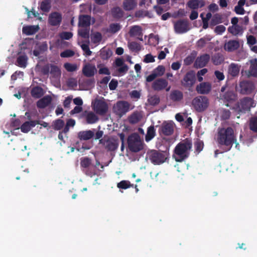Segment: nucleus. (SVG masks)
<instances>
[{"instance_id":"nucleus-1","label":"nucleus","mask_w":257,"mask_h":257,"mask_svg":"<svg viewBox=\"0 0 257 257\" xmlns=\"http://www.w3.org/2000/svg\"><path fill=\"white\" fill-rule=\"evenodd\" d=\"M215 138L218 147L223 150V152L229 151L236 142L234 130L231 127H218Z\"/></svg>"},{"instance_id":"nucleus-2","label":"nucleus","mask_w":257,"mask_h":257,"mask_svg":"<svg viewBox=\"0 0 257 257\" xmlns=\"http://www.w3.org/2000/svg\"><path fill=\"white\" fill-rule=\"evenodd\" d=\"M192 147V142L187 138L179 143L175 147L173 157L176 162H182L187 159L190 155Z\"/></svg>"},{"instance_id":"nucleus-3","label":"nucleus","mask_w":257,"mask_h":257,"mask_svg":"<svg viewBox=\"0 0 257 257\" xmlns=\"http://www.w3.org/2000/svg\"><path fill=\"white\" fill-rule=\"evenodd\" d=\"M129 150L134 153H137L144 149V143L140 136L137 133L130 135L127 140Z\"/></svg>"},{"instance_id":"nucleus-4","label":"nucleus","mask_w":257,"mask_h":257,"mask_svg":"<svg viewBox=\"0 0 257 257\" xmlns=\"http://www.w3.org/2000/svg\"><path fill=\"white\" fill-rule=\"evenodd\" d=\"M254 106L253 99L249 97H244L235 104L234 109L238 113H245L249 111L251 107Z\"/></svg>"},{"instance_id":"nucleus-5","label":"nucleus","mask_w":257,"mask_h":257,"mask_svg":"<svg viewBox=\"0 0 257 257\" xmlns=\"http://www.w3.org/2000/svg\"><path fill=\"white\" fill-rule=\"evenodd\" d=\"M146 158L154 165H160L165 162L166 159L163 153L155 150L148 151Z\"/></svg>"},{"instance_id":"nucleus-6","label":"nucleus","mask_w":257,"mask_h":257,"mask_svg":"<svg viewBox=\"0 0 257 257\" xmlns=\"http://www.w3.org/2000/svg\"><path fill=\"white\" fill-rule=\"evenodd\" d=\"M130 103L124 100H119L114 104L113 112L119 117H122L129 111L130 109Z\"/></svg>"},{"instance_id":"nucleus-7","label":"nucleus","mask_w":257,"mask_h":257,"mask_svg":"<svg viewBox=\"0 0 257 257\" xmlns=\"http://www.w3.org/2000/svg\"><path fill=\"white\" fill-rule=\"evenodd\" d=\"M192 104L197 111L202 112L208 107L209 101L206 96H198L192 100Z\"/></svg>"},{"instance_id":"nucleus-8","label":"nucleus","mask_w":257,"mask_h":257,"mask_svg":"<svg viewBox=\"0 0 257 257\" xmlns=\"http://www.w3.org/2000/svg\"><path fill=\"white\" fill-rule=\"evenodd\" d=\"M99 144H101L107 151L112 152L115 151L118 147V139L112 137H104L99 140Z\"/></svg>"},{"instance_id":"nucleus-9","label":"nucleus","mask_w":257,"mask_h":257,"mask_svg":"<svg viewBox=\"0 0 257 257\" xmlns=\"http://www.w3.org/2000/svg\"><path fill=\"white\" fill-rule=\"evenodd\" d=\"M175 123L172 121H165L159 126L158 133L160 136H170L174 132Z\"/></svg>"},{"instance_id":"nucleus-10","label":"nucleus","mask_w":257,"mask_h":257,"mask_svg":"<svg viewBox=\"0 0 257 257\" xmlns=\"http://www.w3.org/2000/svg\"><path fill=\"white\" fill-rule=\"evenodd\" d=\"M174 29L177 34H183L187 32L189 30V22L187 19H180L173 22Z\"/></svg>"},{"instance_id":"nucleus-11","label":"nucleus","mask_w":257,"mask_h":257,"mask_svg":"<svg viewBox=\"0 0 257 257\" xmlns=\"http://www.w3.org/2000/svg\"><path fill=\"white\" fill-rule=\"evenodd\" d=\"M255 89L254 84L249 80L240 81L239 84L238 91L242 95L251 94Z\"/></svg>"},{"instance_id":"nucleus-12","label":"nucleus","mask_w":257,"mask_h":257,"mask_svg":"<svg viewBox=\"0 0 257 257\" xmlns=\"http://www.w3.org/2000/svg\"><path fill=\"white\" fill-rule=\"evenodd\" d=\"M93 109L97 114L103 115L107 112L108 107L107 103L104 100L97 99L94 104Z\"/></svg>"},{"instance_id":"nucleus-13","label":"nucleus","mask_w":257,"mask_h":257,"mask_svg":"<svg viewBox=\"0 0 257 257\" xmlns=\"http://www.w3.org/2000/svg\"><path fill=\"white\" fill-rule=\"evenodd\" d=\"M196 81L195 73L193 71L188 72L184 76L182 84L185 87H191Z\"/></svg>"},{"instance_id":"nucleus-14","label":"nucleus","mask_w":257,"mask_h":257,"mask_svg":"<svg viewBox=\"0 0 257 257\" xmlns=\"http://www.w3.org/2000/svg\"><path fill=\"white\" fill-rule=\"evenodd\" d=\"M210 56L208 54H204L197 57L194 63V67L201 68L205 66L210 60Z\"/></svg>"},{"instance_id":"nucleus-15","label":"nucleus","mask_w":257,"mask_h":257,"mask_svg":"<svg viewBox=\"0 0 257 257\" xmlns=\"http://www.w3.org/2000/svg\"><path fill=\"white\" fill-rule=\"evenodd\" d=\"M62 19V15L60 13L56 12H53L49 16L48 22L52 26H57L60 25Z\"/></svg>"},{"instance_id":"nucleus-16","label":"nucleus","mask_w":257,"mask_h":257,"mask_svg":"<svg viewBox=\"0 0 257 257\" xmlns=\"http://www.w3.org/2000/svg\"><path fill=\"white\" fill-rule=\"evenodd\" d=\"M168 81L163 78L156 79L152 84V88L155 91H160L168 86Z\"/></svg>"},{"instance_id":"nucleus-17","label":"nucleus","mask_w":257,"mask_h":257,"mask_svg":"<svg viewBox=\"0 0 257 257\" xmlns=\"http://www.w3.org/2000/svg\"><path fill=\"white\" fill-rule=\"evenodd\" d=\"M211 89V85L209 82H202L196 87V91L198 93L206 94L209 93Z\"/></svg>"},{"instance_id":"nucleus-18","label":"nucleus","mask_w":257,"mask_h":257,"mask_svg":"<svg viewBox=\"0 0 257 257\" xmlns=\"http://www.w3.org/2000/svg\"><path fill=\"white\" fill-rule=\"evenodd\" d=\"M38 123H40V121L37 120L27 121L22 124L21 130L24 133H27Z\"/></svg>"},{"instance_id":"nucleus-19","label":"nucleus","mask_w":257,"mask_h":257,"mask_svg":"<svg viewBox=\"0 0 257 257\" xmlns=\"http://www.w3.org/2000/svg\"><path fill=\"white\" fill-rule=\"evenodd\" d=\"M96 69L94 66L90 64H85L82 68V73L87 77L93 76L96 72Z\"/></svg>"},{"instance_id":"nucleus-20","label":"nucleus","mask_w":257,"mask_h":257,"mask_svg":"<svg viewBox=\"0 0 257 257\" xmlns=\"http://www.w3.org/2000/svg\"><path fill=\"white\" fill-rule=\"evenodd\" d=\"M91 17L87 15H80L79 17L78 26L86 28L90 25Z\"/></svg>"},{"instance_id":"nucleus-21","label":"nucleus","mask_w":257,"mask_h":257,"mask_svg":"<svg viewBox=\"0 0 257 257\" xmlns=\"http://www.w3.org/2000/svg\"><path fill=\"white\" fill-rule=\"evenodd\" d=\"M205 5V0H190L187 3V6L192 10H196L202 8Z\"/></svg>"},{"instance_id":"nucleus-22","label":"nucleus","mask_w":257,"mask_h":257,"mask_svg":"<svg viewBox=\"0 0 257 257\" xmlns=\"http://www.w3.org/2000/svg\"><path fill=\"white\" fill-rule=\"evenodd\" d=\"M52 100L51 96H45L37 102V106L39 108H45L51 103Z\"/></svg>"},{"instance_id":"nucleus-23","label":"nucleus","mask_w":257,"mask_h":257,"mask_svg":"<svg viewBox=\"0 0 257 257\" xmlns=\"http://www.w3.org/2000/svg\"><path fill=\"white\" fill-rule=\"evenodd\" d=\"M250 66L248 71V75L257 77V58H253L249 60Z\"/></svg>"},{"instance_id":"nucleus-24","label":"nucleus","mask_w":257,"mask_h":257,"mask_svg":"<svg viewBox=\"0 0 257 257\" xmlns=\"http://www.w3.org/2000/svg\"><path fill=\"white\" fill-rule=\"evenodd\" d=\"M94 136V132L91 130L80 131L78 133V138L81 141L90 140Z\"/></svg>"},{"instance_id":"nucleus-25","label":"nucleus","mask_w":257,"mask_h":257,"mask_svg":"<svg viewBox=\"0 0 257 257\" xmlns=\"http://www.w3.org/2000/svg\"><path fill=\"white\" fill-rule=\"evenodd\" d=\"M169 97L173 102H179L183 98V93L180 90H173L170 92Z\"/></svg>"},{"instance_id":"nucleus-26","label":"nucleus","mask_w":257,"mask_h":257,"mask_svg":"<svg viewBox=\"0 0 257 257\" xmlns=\"http://www.w3.org/2000/svg\"><path fill=\"white\" fill-rule=\"evenodd\" d=\"M130 35L131 36H138L140 37L141 38H138V39L141 40L143 41V33H142V29L141 27L135 25L134 26H132L129 32Z\"/></svg>"},{"instance_id":"nucleus-27","label":"nucleus","mask_w":257,"mask_h":257,"mask_svg":"<svg viewBox=\"0 0 257 257\" xmlns=\"http://www.w3.org/2000/svg\"><path fill=\"white\" fill-rule=\"evenodd\" d=\"M222 98L226 102L232 103L236 99L237 94L233 90H228L224 93Z\"/></svg>"},{"instance_id":"nucleus-28","label":"nucleus","mask_w":257,"mask_h":257,"mask_svg":"<svg viewBox=\"0 0 257 257\" xmlns=\"http://www.w3.org/2000/svg\"><path fill=\"white\" fill-rule=\"evenodd\" d=\"M225 49L228 52L237 50L239 47V43L236 40H229L225 45Z\"/></svg>"},{"instance_id":"nucleus-29","label":"nucleus","mask_w":257,"mask_h":257,"mask_svg":"<svg viewBox=\"0 0 257 257\" xmlns=\"http://www.w3.org/2000/svg\"><path fill=\"white\" fill-rule=\"evenodd\" d=\"M39 30V26H28L23 27L22 32L27 35H32L35 34Z\"/></svg>"},{"instance_id":"nucleus-30","label":"nucleus","mask_w":257,"mask_h":257,"mask_svg":"<svg viewBox=\"0 0 257 257\" xmlns=\"http://www.w3.org/2000/svg\"><path fill=\"white\" fill-rule=\"evenodd\" d=\"M137 6V2L135 0H124L123 8L125 11H131Z\"/></svg>"},{"instance_id":"nucleus-31","label":"nucleus","mask_w":257,"mask_h":257,"mask_svg":"<svg viewBox=\"0 0 257 257\" xmlns=\"http://www.w3.org/2000/svg\"><path fill=\"white\" fill-rule=\"evenodd\" d=\"M32 96L35 98H41L44 95V91L42 88L39 86H36L31 90Z\"/></svg>"},{"instance_id":"nucleus-32","label":"nucleus","mask_w":257,"mask_h":257,"mask_svg":"<svg viewBox=\"0 0 257 257\" xmlns=\"http://www.w3.org/2000/svg\"><path fill=\"white\" fill-rule=\"evenodd\" d=\"M85 118L86 122L88 124L94 123L98 120L97 116L92 111L88 112L86 114Z\"/></svg>"},{"instance_id":"nucleus-33","label":"nucleus","mask_w":257,"mask_h":257,"mask_svg":"<svg viewBox=\"0 0 257 257\" xmlns=\"http://www.w3.org/2000/svg\"><path fill=\"white\" fill-rule=\"evenodd\" d=\"M239 72V67L237 64L231 63L228 67V73L233 77L236 76Z\"/></svg>"},{"instance_id":"nucleus-34","label":"nucleus","mask_w":257,"mask_h":257,"mask_svg":"<svg viewBox=\"0 0 257 257\" xmlns=\"http://www.w3.org/2000/svg\"><path fill=\"white\" fill-rule=\"evenodd\" d=\"M156 135V132L153 125L149 126L147 129V134L145 136V140L147 142L152 140Z\"/></svg>"},{"instance_id":"nucleus-35","label":"nucleus","mask_w":257,"mask_h":257,"mask_svg":"<svg viewBox=\"0 0 257 257\" xmlns=\"http://www.w3.org/2000/svg\"><path fill=\"white\" fill-rule=\"evenodd\" d=\"M28 57L26 55L19 56L17 59V65L20 67L25 68L27 64Z\"/></svg>"},{"instance_id":"nucleus-36","label":"nucleus","mask_w":257,"mask_h":257,"mask_svg":"<svg viewBox=\"0 0 257 257\" xmlns=\"http://www.w3.org/2000/svg\"><path fill=\"white\" fill-rule=\"evenodd\" d=\"M128 47L132 52L138 53L142 49L141 44L137 42H131L128 43Z\"/></svg>"},{"instance_id":"nucleus-37","label":"nucleus","mask_w":257,"mask_h":257,"mask_svg":"<svg viewBox=\"0 0 257 257\" xmlns=\"http://www.w3.org/2000/svg\"><path fill=\"white\" fill-rule=\"evenodd\" d=\"M50 74L52 77L57 78L61 75V72L60 69L56 65H50Z\"/></svg>"},{"instance_id":"nucleus-38","label":"nucleus","mask_w":257,"mask_h":257,"mask_svg":"<svg viewBox=\"0 0 257 257\" xmlns=\"http://www.w3.org/2000/svg\"><path fill=\"white\" fill-rule=\"evenodd\" d=\"M222 16L220 14H216L212 17L210 25L214 26L222 22Z\"/></svg>"},{"instance_id":"nucleus-39","label":"nucleus","mask_w":257,"mask_h":257,"mask_svg":"<svg viewBox=\"0 0 257 257\" xmlns=\"http://www.w3.org/2000/svg\"><path fill=\"white\" fill-rule=\"evenodd\" d=\"M121 26L119 23H112L109 26L107 32L111 34H115L121 29Z\"/></svg>"},{"instance_id":"nucleus-40","label":"nucleus","mask_w":257,"mask_h":257,"mask_svg":"<svg viewBox=\"0 0 257 257\" xmlns=\"http://www.w3.org/2000/svg\"><path fill=\"white\" fill-rule=\"evenodd\" d=\"M64 121L61 119H57L53 121V128L55 131H59L64 126Z\"/></svg>"},{"instance_id":"nucleus-41","label":"nucleus","mask_w":257,"mask_h":257,"mask_svg":"<svg viewBox=\"0 0 257 257\" xmlns=\"http://www.w3.org/2000/svg\"><path fill=\"white\" fill-rule=\"evenodd\" d=\"M148 102L151 105L156 106L159 104L160 102V97L158 95L149 96L148 98Z\"/></svg>"},{"instance_id":"nucleus-42","label":"nucleus","mask_w":257,"mask_h":257,"mask_svg":"<svg viewBox=\"0 0 257 257\" xmlns=\"http://www.w3.org/2000/svg\"><path fill=\"white\" fill-rule=\"evenodd\" d=\"M242 29L240 26H231L228 28V31L233 35L242 33Z\"/></svg>"},{"instance_id":"nucleus-43","label":"nucleus","mask_w":257,"mask_h":257,"mask_svg":"<svg viewBox=\"0 0 257 257\" xmlns=\"http://www.w3.org/2000/svg\"><path fill=\"white\" fill-rule=\"evenodd\" d=\"M223 61V57L219 54H215L212 57V61L215 65L221 64Z\"/></svg>"},{"instance_id":"nucleus-44","label":"nucleus","mask_w":257,"mask_h":257,"mask_svg":"<svg viewBox=\"0 0 257 257\" xmlns=\"http://www.w3.org/2000/svg\"><path fill=\"white\" fill-rule=\"evenodd\" d=\"M134 185L132 184L129 181L122 180L117 184V187L119 189H126L131 187H133Z\"/></svg>"},{"instance_id":"nucleus-45","label":"nucleus","mask_w":257,"mask_h":257,"mask_svg":"<svg viewBox=\"0 0 257 257\" xmlns=\"http://www.w3.org/2000/svg\"><path fill=\"white\" fill-rule=\"evenodd\" d=\"M111 14L114 18H120L123 16V12L119 7H115L112 9Z\"/></svg>"},{"instance_id":"nucleus-46","label":"nucleus","mask_w":257,"mask_h":257,"mask_svg":"<svg viewBox=\"0 0 257 257\" xmlns=\"http://www.w3.org/2000/svg\"><path fill=\"white\" fill-rule=\"evenodd\" d=\"M249 128L257 133V115L252 117L250 119Z\"/></svg>"},{"instance_id":"nucleus-47","label":"nucleus","mask_w":257,"mask_h":257,"mask_svg":"<svg viewBox=\"0 0 257 257\" xmlns=\"http://www.w3.org/2000/svg\"><path fill=\"white\" fill-rule=\"evenodd\" d=\"M65 69L69 72H72L77 70L78 67L76 64L70 63H65L64 64Z\"/></svg>"},{"instance_id":"nucleus-48","label":"nucleus","mask_w":257,"mask_h":257,"mask_svg":"<svg viewBox=\"0 0 257 257\" xmlns=\"http://www.w3.org/2000/svg\"><path fill=\"white\" fill-rule=\"evenodd\" d=\"M51 8L50 3L48 1L41 2L40 9L44 12H48Z\"/></svg>"},{"instance_id":"nucleus-49","label":"nucleus","mask_w":257,"mask_h":257,"mask_svg":"<svg viewBox=\"0 0 257 257\" xmlns=\"http://www.w3.org/2000/svg\"><path fill=\"white\" fill-rule=\"evenodd\" d=\"M78 35L84 39H88L89 37V30L86 28L81 29L78 30Z\"/></svg>"},{"instance_id":"nucleus-50","label":"nucleus","mask_w":257,"mask_h":257,"mask_svg":"<svg viewBox=\"0 0 257 257\" xmlns=\"http://www.w3.org/2000/svg\"><path fill=\"white\" fill-rule=\"evenodd\" d=\"M91 163V160L88 157L82 158L80 162V165L82 167L87 168L89 167Z\"/></svg>"},{"instance_id":"nucleus-51","label":"nucleus","mask_w":257,"mask_h":257,"mask_svg":"<svg viewBox=\"0 0 257 257\" xmlns=\"http://www.w3.org/2000/svg\"><path fill=\"white\" fill-rule=\"evenodd\" d=\"M101 40L102 35L99 32H96L91 36V41L94 44L99 43Z\"/></svg>"},{"instance_id":"nucleus-52","label":"nucleus","mask_w":257,"mask_h":257,"mask_svg":"<svg viewBox=\"0 0 257 257\" xmlns=\"http://www.w3.org/2000/svg\"><path fill=\"white\" fill-rule=\"evenodd\" d=\"M165 71V68L163 65H159L156 68L154 69V72L157 76H161L164 74Z\"/></svg>"},{"instance_id":"nucleus-53","label":"nucleus","mask_w":257,"mask_h":257,"mask_svg":"<svg viewBox=\"0 0 257 257\" xmlns=\"http://www.w3.org/2000/svg\"><path fill=\"white\" fill-rule=\"evenodd\" d=\"M74 52L71 50H66L60 53V56L62 58H68L74 55Z\"/></svg>"},{"instance_id":"nucleus-54","label":"nucleus","mask_w":257,"mask_h":257,"mask_svg":"<svg viewBox=\"0 0 257 257\" xmlns=\"http://www.w3.org/2000/svg\"><path fill=\"white\" fill-rule=\"evenodd\" d=\"M203 146L204 144L202 141L198 140L194 144L195 152L199 154L202 150Z\"/></svg>"},{"instance_id":"nucleus-55","label":"nucleus","mask_w":257,"mask_h":257,"mask_svg":"<svg viewBox=\"0 0 257 257\" xmlns=\"http://www.w3.org/2000/svg\"><path fill=\"white\" fill-rule=\"evenodd\" d=\"M111 52L109 50H102L100 52V56L102 59L107 60L111 56Z\"/></svg>"},{"instance_id":"nucleus-56","label":"nucleus","mask_w":257,"mask_h":257,"mask_svg":"<svg viewBox=\"0 0 257 257\" xmlns=\"http://www.w3.org/2000/svg\"><path fill=\"white\" fill-rule=\"evenodd\" d=\"M60 38L63 40H69L73 36L72 33L70 32H63L60 34Z\"/></svg>"},{"instance_id":"nucleus-57","label":"nucleus","mask_w":257,"mask_h":257,"mask_svg":"<svg viewBox=\"0 0 257 257\" xmlns=\"http://www.w3.org/2000/svg\"><path fill=\"white\" fill-rule=\"evenodd\" d=\"M41 53H43L47 50L48 45L46 42H44L39 44L37 47Z\"/></svg>"},{"instance_id":"nucleus-58","label":"nucleus","mask_w":257,"mask_h":257,"mask_svg":"<svg viewBox=\"0 0 257 257\" xmlns=\"http://www.w3.org/2000/svg\"><path fill=\"white\" fill-rule=\"evenodd\" d=\"M85 173L86 175L90 177H92V176L96 175L95 169L89 167L86 168Z\"/></svg>"},{"instance_id":"nucleus-59","label":"nucleus","mask_w":257,"mask_h":257,"mask_svg":"<svg viewBox=\"0 0 257 257\" xmlns=\"http://www.w3.org/2000/svg\"><path fill=\"white\" fill-rule=\"evenodd\" d=\"M81 47L83 51L85 53L86 56H90L91 55L92 52L90 50L88 44H83L81 46Z\"/></svg>"},{"instance_id":"nucleus-60","label":"nucleus","mask_w":257,"mask_h":257,"mask_svg":"<svg viewBox=\"0 0 257 257\" xmlns=\"http://www.w3.org/2000/svg\"><path fill=\"white\" fill-rule=\"evenodd\" d=\"M230 111L228 109H223L221 114V117L223 120H227L230 118Z\"/></svg>"},{"instance_id":"nucleus-61","label":"nucleus","mask_w":257,"mask_h":257,"mask_svg":"<svg viewBox=\"0 0 257 257\" xmlns=\"http://www.w3.org/2000/svg\"><path fill=\"white\" fill-rule=\"evenodd\" d=\"M247 44L252 46L255 44L257 42L256 38L252 35H249L247 37Z\"/></svg>"},{"instance_id":"nucleus-62","label":"nucleus","mask_w":257,"mask_h":257,"mask_svg":"<svg viewBox=\"0 0 257 257\" xmlns=\"http://www.w3.org/2000/svg\"><path fill=\"white\" fill-rule=\"evenodd\" d=\"M140 119L138 117V115L137 113H133L132 114L130 118H129V121L132 123H136L138 122L139 121Z\"/></svg>"},{"instance_id":"nucleus-63","label":"nucleus","mask_w":257,"mask_h":257,"mask_svg":"<svg viewBox=\"0 0 257 257\" xmlns=\"http://www.w3.org/2000/svg\"><path fill=\"white\" fill-rule=\"evenodd\" d=\"M194 60V57L189 55L184 59V63L185 65H190L193 62Z\"/></svg>"},{"instance_id":"nucleus-64","label":"nucleus","mask_w":257,"mask_h":257,"mask_svg":"<svg viewBox=\"0 0 257 257\" xmlns=\"http://www.w3.org/2000/svg\"><path fill=\"white\" fill-rule=\"evenodd\" d=\"M118 85V82L116 80L113 79L109 83V88L111 90H115Z\"/></svg>"}]
</instances>
